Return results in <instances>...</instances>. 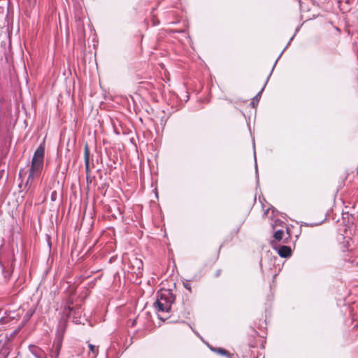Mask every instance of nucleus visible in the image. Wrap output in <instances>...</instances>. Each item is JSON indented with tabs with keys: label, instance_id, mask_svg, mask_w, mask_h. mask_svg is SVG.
Returning a JSON list of instances; mask_svg holds the SVG:
<instances>
[{
	"label": "nucleus",
	"instance_id": "nucleus-1",
	"mask_svg": "<svg viewBox=\"0 0 358 358\" xmlns=\"http://www.w3.org/2000/svg\"><path fill=\"white\" fill-rule=\"evenodd\" d=\"M45 145L41 144L35 151L29 169V176L25 184L27 190H33L35 187L34 180L41 173L44 164Z\"/></svg>",
	"mask_w": 358,
	"mask_h": 358
},
{
	"label": "nucleus",
	"instance_id": "nucleus-2",
	"mask_svg": "<svg viewBox=\"0 0 358 358\" xmlns=\"http://www.w3.org/2000/svg\"><path fill=\"white\" fill-rule=\"evenodd\" d=\"M174 300L175 297L170 290L164 289L159 293L155 306L158 311L169 312Z\"/></svg>",
	"mask_w": 358,
	"mask_h": 358
},
{
	"label": "nucleus",
	"instance_id": "nucleus-3",
	"mask_svg": "<svg viewBox=\"0 0 358 358\" xmlns=\"http://www.w3.org/2000/svg\"><path fill=\"white\" fill-rule=\"evenodd\" d=\"M143 263L141 259L137 257H132L129 259V268L131 272L139 275L143 270Z\"/></svg>",
	"mask_w": 358,
	"mask_h": 358
},
{
	"label": "nucleus",
	"instance_id": "nucleus-4",
	"mask_svg": "<svg viewBox=\"0 0 358 358\" xmlns=\"http://www.w3.org/2000/svg\"><path fill=\"white\" fill-rule=\"evenodd\" d=\"M278 253L280 257L287 258L291 256L292 250L289 246L282 245L279 248Z\"/></svg>",
	"mask_w": 358,
	"mask_h": 358
},
{
	"label": "nucleus",
	"instance_id": "nucleus-5",
	"mask_svg": "<svg viewBox=\"0 0 358 358\" xmlns=\"http://www.w3.org/2000/svg\"><path fill=\"white\" fill-rule=\"evenodd\" d=\"M90 148L89 145L86 144L84 148V158L86 172H88L90 170Z\"/></svg>",
	"mask_w": 358,
	"mask_h": 358
},
{
	"label": "nucleus",
	"instance_id": "nucleus-6",
	"mask_svg": "<svg viewBox=\"0 0 358 358\" xmlns=\"http://www.w3.org/2000/svg\"><path fill=\"white\" fill-rule=\"evenodd\" d=\"M62 341L61 338H59L54 342L53 348H54V350L56 351V355H55V358H57L59 356L60 350L62 348Z\"/></svg>",
	"mask_w": 358,
	"mask_h": 358
},
{
	"label": "nucleus",
	"instance_id": "nucleus-7",
	"mask_svg": "<svg viewBox=\"0 0 358 358\" xmlns=\"http://www.w3.org/2000/svg\"><path fill=\"white\" fill-rule=\"evenodd\" d=\"M88 347L90 352L93 354V357H95L98 355L99 348L90 343L88 345Z\"/></svg>",
	"mask_w": 358,
	"mask_h": 358
},
{
	"label": "nucleus",
	"instance_id": "nucleus-8",
	"mask_svg": "<svg viewBox=\"0 0 358 358\" xmlns=\"http://www.w3.org/2000/svg\"><path fill=\"white\" fill-rule=\"evenodd\" d=\"M283 234L284 231L282 230H278L274 233L273 237L277 241H280L282 239Z\"/></svg>",
	"mask_w": 358,
	"mask_h": 358
},
{
	"label": "nucleus",
	"instance_id": "nucleus-9",
	"mask_svg": "<svg viewBox=\"0 0 358 358\" xmlns=\"http://www.w3.org/2000/svg\"><path fill=\"white\" fill-rule=\"evenodd\" d=\"M217 351L221 355H224V356H227V357L230 356V353L227 350H226L223 348H218Z\"/></svg>",
	"mask_w": 358,
	"mask_h": 358
},
{
	"label": "nucleus",
	"instance_id": "nucleus-10",
	"mask_svg": "<svg viewBox=\"0 0 358 358\" xmlns=\"http://www.w3.org/2000/svg\"><path fill=\"white\" fill-rule=\"evenodd\" d=\"M10 321V319L8 317H2L0 318V324H7Z\"/></svg>",
	"mask_w": 358,
	"mask_h": 358
},
{
	"label": "nucleus",
	"instance_id": "nucleus-11",
	"mask_svg": "<svg viewBox=\"0 0 358 358\" xmlns=\"http://www.w3.org/2000/svg\"><path fill=\"white\" fill-rule=\"evenodd\" d=\"M56 355V351L55 350H52V352H51V357L52 358H55V355Z\"/></svg>",
	"mask_w": 358,
	"mask_h": 358
},
{
	"label": "nucleus",
	"instance_id": "nucleus-12",
	"mask_svg": "<svg viewBox=\"0 0 358 358\" xmlns=\"http://www.w3.org/2000/svg\"><path fill=\"white\" fill-rule=\"evenodd\" d=\"M57 193L56 192H53L52 193V200H55V196H56Z\"/></svg>",
	"mask_w": 358,
	"mask_h": 358
},
{
	"label": "nucleus",
	"instance_id": "nucleus-13",
	"mask_svg": "<svg viewBox=\"0 0 358 358\" xmlns=\"http://www.w3.org/2000/svg\"><path fill=\"white\" fill-rule=\"evenodd\" d=\"M22 170H21V171H20V173H19L20 177L22 176Z\"/></svg>",
	"mask_w": 358,
	"mask_h": 358
}]
</instances>
